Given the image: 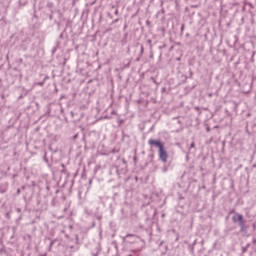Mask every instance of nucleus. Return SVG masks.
Returning <instances> with one entry per match:
<instances>
[{"label":"nucleus","instance_id":"obj_1","mask_svg":"<svg viewBox=\"0 0 256 256\" xmlns=\"http://www.w3.org/2000/svg\"><path fill=\"white\" fill-rule=\"evenodd\" d=\"M158 157L162 163H167V159H169V154L167 153V148H165V146L158 150Z\"/></svg>","mask_w":256,"mask_h":256},{"label":"nucleus","instance_id":"obj_2","mask_svg":"<svg viewBox=\"0 0 256 256\" xmlns=\"http://www.w3.org/2000/svg\"><path fill=\"white\" fill-rule=\"evenodd\" d=\"M148 145H150V147H156V149H158V151L162 148L165 147V144L163 143V141H161V139H149L148 140Z\"/></svg>","mask_w":256,"mask_h":256},{"label":"nucleus","instance_id":"obj_3","mask_svg":"<svg viewBox=\"0 0 256 256\" xmlns=\"http://www.w3.org/2000/svg\"><path fill=\"white\" fill-rule=\"evenodd\" d=\"M232 221L233 223H242L244 221L243 215L239 213L234 214V216L232 217Z\"/></svg>","mask_w":256,"mask_h":256},{"label":"nucleus","instance_id":"obj_4","mask_svg":"<svg viewBox=\"0 0 256 256\" xmlns=\"http://www.w3.org/2000/svg\"><path fill=\"white\" fill-rule=\"evenodd\" d=\"M240 232L241 233H247V230L249 229V226L245 225V220L243 222H240L239 224Z\"/></svg>","mask_w":256,"mask_h":256},{"label":"nucleus","instance_id":"obj_5","mask_svg":"<svg viewBox=\"0 0 256 256\" xmlns=\"http://www.w3.org/2000/svg\"><path fill=\"white\" fill-rule=\"evenodd\" d=\"M135 239V235L133 234H127L125 237H124V241H126V243H133V241L131 240H128V239Z\"/></svg>","mask_w":256,"mask_h":256},{"label":"nucleus","instance_id":"obj_6","mask_svg":"<svg viewBox=\"0 0 256 256\" xmlns=\"http://www.w3.org/2000/svg\"><path fill=\"white\" fill-rule=\"evenodd\" d=\"M29 3V0H19V4L22 5V7H25Z\"/></svg>","mask_w":256,"mask_h":256},{"label":"nucleus","instance_id":"obj_7","mask_svg":"<svg viewBox=\"0 0 256 256\" xmlns=\"http://www.w3.org/2000/svg\"><path fill=\"white\" fill-rule=\"evenodd\" d=\"M46 7H48V9H53V7H54L53 2H48Z\"/></svg>","mask_w":256,"mask_h":256},{"label":"nucleus","instance_id":"obj_8","mask_svg":"<svg viewBox=\"0 0 256 256\" xmlns=\"http://www.w3.org/2000/svg\"><path fill=\"white\" fill-rule=\"evenodd\" d=\"M191 149H195V142H192V143L190 144L189 150L191 151Z\"/></svg>","mask_w":256,"mask_h":256},{"label":"nucleus","instance_id":"obj_9","mask_svg":"<svg viewBox=\"0 0 256 256\" xmlns=\"http://www.w3.org/2000/svg\"><path fill=\"white\" fill-rule=\"evenodd\" d=\"M195 245H197V240H195V241L193 242L192 246H190L191 251H193V247H195Z\"/></svg>","mask_w":256,"mask_h":256},{"label":"nucleus","instance_id":"obj_10","mask_svg":"<svg viewBox=\"0 0 256 256\" xmlns=\"http://www.w3.org/2000/svg\"><path fill=\"white\" fill-rule=\"evenodd\" d=\"M37 85H39L40 87H43L45 85V81L38 82Z\"/></svg>","mask_w":256,"mask_h":256},{"label":"nucleus","instance_id":"obj_11","mask_svg":"<svg viewBox=\"0 0 256 256\" xmlns=\"http://www.w3.org/2000/svg\"><path fill=\"white\" fill-rule=\"evenodd\" d=\"M114 15H116V16L119 15V9L115 8Z\"/></svg>","mask_w":256,"mask_h":256},{"label":"nucleus","instance_id":"obj_12","mask_svg":"<svg viewBox=\"0 0 256 256\" xmlns=\"http://www.w3.org/2000/svg\"><path fill=\"white\" fill-rule=\"evenodd\" d=\"M183 31H185V24H182L181 26V33H183Z\"/></svg>","mask_w":256,"mask_h":256},{"label":"nucleus","instance_id":"obj_13","mask_svg":"<svg viewBox=\"0 0 256 256\" xmlns=\"http://www.w3.org/2000/svg\"><path fill=\"white\" fill-rule=\"evenodd\" d=\"M49 19H50V21H53V14L49 15Z\"/></svg>","mask_w":256,"mask_h":256},{"label":"nucleus","instance_id":"obj_14","mask_svg":"<svg viewBox=\"0 0 256 256\" xmlns=\"http://www.w3.org/2000/svg\"><path fill=\"white\" fill-rule=\"evenodd\" d=\"M107 16L110 17V19H113V16L111 15V13H107Z\"/></svg>","mask_w":256,"mask_h":256},{"label":"nucleus","instance_id":"obj_15","mask_svg":"<svg viewBox=\"0 0 256 256\" xmlns=\"http://www.w3.org/2000/svg\"><path fill=\"white\" fill-rule=\"evenodd\" d=\"M61 167L63 168L62 172H65V164H62Z\"/></svg>","mask_w":256,"mask_h":256},{"label":"nucleus","instance_id":"obj_16","mask_svg":"<svg viewBox=\"0 0 256 256\" xmlns=\"http://www.w3.org/2000/svg\"><path fill=\"white\" fill-rule=\"evenodd\" d=\"M163 172H164V173H167V167H164V168H163Z\"/></svg>","mask_w":256,"mask_h":256},{"label":"nucleus","instance_id":"obj_17","mask_svg":"<svg viewBox=\"0 0 256 256\" xmlns=\"http://www.w3.org/2000/svg\"><path fill=\"white\" fill-rule=\"evenodd\" d=\"M119 21V19H115L112 23L115 24Z\"/></svg>","mask_w":256,"mask_h":256},{"label":"nucleus","instance_id":"obj_18","mask_svg":"<svg viewBox=\"0 0 256 256\" xmlns=\"http://www.w3.org/2000/svg\"><path fill=\"white\" fill-rule=\"evenodd\" d=\"M247 251V248H243L242 253H245Z\"/></svg>","mask_w":256,"mask_h":256},{"label":"nucleus","instance_id":"obj_19","mask_svg":"<svg viewBox=\"0 0 256 256\" xmlns=\"http://www.w3.org/2000/svg\"><path fill=\"white\" fill-rule=\"evenodd\" d=\"M247 5H249V7H253V4H251V3H249V2L247 3Z\"/></svg>","mask_w":256,"mask_h":256},{"label":"nucleus","instance_id":"obj_20","mask_svg":"<svg viewBox=\"0 0 256 256\" xmlns=\"http://www.w3.org/2000/svg\"><path fill=\"white\" fill-rule=\"evenodd\" d=\"M9 215H10V213L9 212H7L6 213V217L9 219Z\"/></svg>","mask_w":256,"mask_h":256},{"label":"nucleus","instance_id":"obj_21","mask_svg":"<svg viewBox=\"0 0 256 256\" xmlns=\"http://www.w3.org/2000/svg\"><path fill=\"white\" fill-rule=\"evenodd\" d=\"M53 244H54V242H51V243H50V247H53Z\"/></svg>","mask_w":256,"mask_h":256},{"label":"nucleus","instance_id":"obj_22","mask_svg":"<svg viewBox=\"0 0 256 256\" xmlns=\"http://www.w3.org/2000/svg\"><path fill=\"white\" fill-rule=\"evenodd\" d=\"M143 51H144V50H143V46H141V53H143Z\"/></svg>","mask_w":256,"mask_h":256},{"label":"nucleus","instance_id":"obj_23","mask_svg":"<svg viewBox=\"0 0 256 256\" xmlns=\"http://www.w3.org/2000/svg\"><path fill=\"white\" fill-rule=\"evenodd\" d=\"M17 193H18V195H19V193H21V190H17Z\"/></svg>","mask_w":256,"mask_h":256},{"label":"nucleus","instance_id":"obj_24","mask_svg":"<svg viewBox=\"0 0 256 256\" xmlns=\"http://www.w3.org/2000/svg\"><path fill=\"white\" fill-rule=\"evenodd\" d=\"M207 131H211V128L208 127V128H207Z\"/></svg>","mask_w":256,"mask_h":256},{"label":"nucleus","instance_id":"obj_25","mask_svg":"<svg viewBox=\"0 0 256 256\" xmlns=\"http://www.w3.org/2000/svg\"><path fill=\"white\" fill-rule=\"evenodd\" d=\"M74 139H77V135H76V136H74Z\"/></svg>","mask_w":256,"mask_h":256},{"label":"nucleus","instance_id":"obj_26","mask_svg":"<svg viewBox=\"0 0 256 256\" xmlns=\"http://www.w3.org/2000/svg\"><path fill=\"white\" fill-rule=\"evenodd\" d=\"M112 9H115V6H112Z\"/></svg>","mask_w":256,"mask_h":256},{"label":"nucleus","instance_id":"obj_27","mask_svg":"<svg viewBox=\"0 0 256 256\" xmlns=\"http://www.w3.org/2000/svg\"><path fill=\"white\" fill-rule=\"evenodd\" d=\"M148 43H151V40H148Z\"/></svg>","mask_w":256,"mask_h":256},{"label":"nucleus","instance_id":"obj_28","mask_svg":"<svg viewBox=\"0 0 256 256\" xmlns=\"http://www.w3.org/2000/svg\"><path fill=\"white\" fill-rule=\"evenodd\" d=\"M93 256H97V254H93Z\"/></svg>","mask_w":256,"mask_h":256},{"label":"nucleus","instance_id":"obj_29","mask_svg":"<svg viewBox=\"0 0 256 256\" xmlns=\"http://www.w3.org/2000/svg\"><path fill=\"white\" fill-rule=\"evenodd\" d=\"M128 256H133V255L130 254V255H128Z\"/></svg>","mask_w":256,"mask_h":256}]
</instances>
